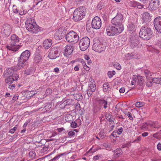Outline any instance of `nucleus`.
I'll return each instance as SVG.
<instances>
[{"label": "nucleus", "instance_id": "1", "mask_svg": "<svg viewBox=\"0 0 161 161\" xmlns=\"http://www.w3.org/2000/svg\"><path fill=\"white\" fill-rule=\"evenodd\" d=\"M123 17L121 14H117L112 19L111 22L113 26H109L106 29L107 35L109 36H114L119 34L124 30L122 24Z\"/></svg>", "mask_w": 161, "mask_h": 161}, {"label": "nucleus", "instance_id": "2", "mask_svg": "<svg viewBox=\"0 0 161 161\" xmlns=\"http://www.w3.org/2000/svg\"><path fill=\"white\" fill-rule=\"evenodd\" d=\"M19 69L17 68V65L14 68L12 67L7 69L3 75L6 78L5 82L9 84L13 83V82L17 80L19 78V76L16 72Z\"/></svg>", "mask_w": 161, "mask_h": 161}, {"label": "nucleus", "instance_id": "3", "mask_svg": "<svg viewBox=\"0 0 161 161\" xmlns=\"http://www.w3.org/2000/svg\"><path fill=\"white\" fill-rule=\"evenodd\" d=\"M153 31L147 26H142L141 28L139 35L140 37L144 40H148L152 37Z\"/></svg>", "mask_w": 161, "mask_h": 161}, {"label": "nucleus", "instance_id": "4", "mask_svg": "<svg viewBox=\"0 0 161 161\" xmlns=\"http://www.w3.org/2000/svg\"><path fill=\"white\" fill-rule=\"evenodd\" d=\"M30 54V52L28 50H25L21 53L19 58L17 65L18 69H21L25 66V62L29 58Z\"/></svg>", "mask_w": 161, "mask_h": 161}, {"label": "nucleus", "instance_id": "5", "mask_svg": "<svg viewBox=\"0 0 161 161\" xmlns=\"http://www.w3.org/2000/svg\"><path fill=\"white\" fill-rule=\"evenodd\" d=\"M11 43L7 46V48L10 50L16 52L21 46V45L17 44L19 41V38L15 34H13L11 36Z\"/></svg>", "mask_w": 161, "mask_h": 161}, {"label": "nucleus", "instance_id": "6", "mask_svg": "<svg viewBox=\"0 0 161 161\" xmlns=\"http://www.w3.org/2000/svg\"><path fill=\"white\" fill-rule=\"evenodd\" d=\"M86 13V10L84 7H79L74 12L73 19L75 21L81 20Z\"/></svg>", "mask_w": 161, "mask_h": 161}, {"label": "nucleus", "instance_id": "7", "mask_svg": "<svg viewBox=\"0 0 161 161\" xmlns=\"http://www.w3.org/2000/svg\"><path fill=\"white\" fill-rule=\"evenodd\" d=\"M26 27L27 30L32 34H36L41 31L40 27L35 23L32 21L27 20L25 22Z\"/></svg>", "mask_w": 161, "mask_h": 161}, {"label": "nucleus", "instance_id": "8", "mask_svg": "<svg viewBox=\"0 0 161 161\" xmlns=\"http://www.w3.org/2000/svg\"><path fill=\"white\" fill-rule=\"evenodd\" d=\"M60 52L59 47L53 46L49 50L48 56L50 59H55L59 56Z\"/></svg>", "mask_w": 161, "mask_h": 161}, {"label": "nucleus", "instance_id": "9", "mask_svg": "<svg viewBox=\"0 0 161 161\" xmlns=\"http://www.w3.org/2000/svg\"><path fill=\"white\" fill-rule=\"evenodd\" d=\"M79 36L78 34L73 31H70L66 36V40L69 42H73L75 44L78 42Z\"/></svg>", "mask_w": 161, "mask_h": 161}, {"label": "nucleus", "instance_id": "10", "mask_svg": "<svg viewBox=\"0 0 161 161\" xmlns=\"http://www.w3.org/2000/svg\"><path fill=\"white\" fill-rule=\"evenodd\" d=\"M90 44V40L87 37L82 38L80 40L79 46L80 49L81 51H85L89 47Z\"/></svg>", "mask_w": 161, "mask_h": 161}, {"label": "nucleus", "instance_id": "11", "mask_svg": "<svg viewBox=\"0 0 161 161\" xmlns=\"http://www.w3.org/2000/svg\"><path fill=\"white\" fill-rule=\"evenodd\" d=\"M101 21L100 18L98 16L94 17L92 22V27L93 28L98 29L101 26Z\"/></svg>", "mask_w": 161, "mask_h": 161}, {"label": "nucleus", "instance_id": "12", "mask_svg": "<svg viewBox=\"0 0 161 161\" xmlns=\"http://www.w3.org/2000/svg\"><path fill=\"white\" fill-rule=\"evenodd\" d=\"M154 25L157 31L161 33V17H156L154 21Z\"/></svg>", "mask_w": 161, "mask_h": 161}, {"label": "nucleus", "instance_id": "13", "mask_svg": "<svg viewBox=\"0 0 161 161\" xmlns=\"http://www.w3.org/2000/svg\"><path fill=\"white\" fill-rule=\"evenodd\" d=\"M159 4V0H152L148 8L151 10H155L158 7Z\"/></svg>", "mask_w": 161, "mask_h": 161}, {"label": "nucleus", "instance_id": "14", "mask_svg": "<svg viewBox=\"0 0 161 161\" xmlns=\"http://www.w3.org/2000/svg\"><path fill=\"white\" fill-rule=\"evenodd\" d=\"M73 49L74 47L73 46L71 45H67L64 48V55L66 57L70 55L72 53Z\"/></svg>", "mask_w": 161, "mask_h": 161}, {"label": "nucleus", "instance_id": "15", "mask_svg": "<svg viewBox=\"0 0 161 161\" xmlns=\"http://www.w3.org/2000/svg\"><path fill=\"white\" fill-rule=\"evenodd\" d=\"M137 78L138 80L137 82V85L141 86V88L143 89L145 84V80L143 77L142 76L137 75Z\"/></svg>", "mask_w": 161, "mask_h": 161}, {"label": "nucleus", "instance_id": "16", "mask_svg": "<svg viewBox=\"0 0 161 161\" xmlns=\"http://www.w3.org/2000/svg\"><path fill=\"white\" fill-rule=\"evenodd\" d=\"M52 41L50 39H48L45 40L43 42V46L45 49H48L52 46Z\"/></svg>", "mask_w": 161, "mask_h": 161}, {"label": "nucleus", "instance_id": "17", "mask_svg": "<svg viewBox=\"0 0 161 161\" xmlns=\"http://www.w3.org/2000/svg\"><path fill=\"white\" fill-rule=\"evenodd\" d=\"M98 103L102 108L103 106L104 109H106L108 107V102L107 100L104 99H100L97 100Z\"/></svg>", "mask_w": 161, "mask_h": 161}, {"label": "nucleus", "instance_id": "18", "mask_svg": "<svg viewBox=\"0 0 161 161\" xmlns=\"http://www.w3.org/2000/svg\"><path fill=\"white\" fill-rule=\"evenodd\" d=\"M93 48L94 51L98 53H100L103 51V49L101 44H98L97 43L93 44Z\"/></svg>", "mask_w": 161, "mask_h": 161}, {"label": "nucleus", "instance_id": "19", "mask_svg": "<svg viewBox=\"0 0 161 161\" xmlns=\"http://www.w3.org/2000/svg\"><path fill=\"white\" fill-rule=\"evenodd\" d=\"M142 19L144 22H147L149 21L151 19V18L149 14L146 12L143 13L142 14Z\"/></svg>", "mask_w": 161, "mask_h": 161}, {"label": "nucleus", "instance_id": "20", "mask_svg": "<svg viewBox=\"0 0 161 161\" xmlns=\"http://www.w3.org/2000/svg\"><path fill=\"white\" fill-rule=\"evenodd\" d=\"M114 154L113 155L114 157L118 158L122 154V151L120 149H117L113 151Z\"/></svg>", "mask_w": 161, "mask_h": 161}, {"label": "nucleus", "instance_id": "21", "mask_svg": "<svg viewBox=\"0 0 161 161\" xmlns=\"http://www.w3.org/2000/svg\"><path fill=\"white\" fill-rule=\"evenodd\" d=\"M144 75L146 76L147 80H151L152 78L150 77L152 76V73L148 70H145L144 71Z\"/></svg>", "mask_w": 161, "mask_h": 161}, {"label": "nucleus", "instance_id": "22", "mask_svg": "<svg viewBox=\"0 0 161 161\" xmlns=\"http://www.w3.org/2000/svg\"><path fill=\"white\" fill-rule=\"evenodd\" d=\"M2 33L5 36H8L10 34V31L8 28L5 27L2 30Z\"/></svg>", "mask_w": 161, "mask_h": 161}, {"label": "nucleus", "instance_id": "23", "mask_svg": "<svg viewBox=\"0 0 161 161\" xmlns=\"http://www.w3.org/2000/svg\"><path fill=\"white\" fill-rule=\"evenodd\" d=\"M128 27L129 30L130 31H134L136 30L135 25L131 23H129L128 25Z\"/></svg>", "mask_w": 161, "mask_h": 161}, {"label": "nucleus", "instance_id": "24", "mask_svg": "<svg viewBox=\"0 0 161 161\" xmlns=\"http://www.w3.org/2000/svg\"><path fill=\"white\" fill-rule=\"evenodd\" d=\"M93 111L95 113L98 112L101 109V107L99 105L95 104L93 105Z\"/></svg>", "mask_w": 161, "mask_h": 161}, {"label": "nucleus", "instance_id": "25", "mask_svg": "<svg viewBox=\"0 0 161 161\" xmlns=\"http://www.w3.org/2000/svg\"><path fill=\"white\" fill-rule=\"evenodd\" d=\"M42 59V57L40 54H38L36 55L34 58V62L36 63H38L40 62Z\"/></svg>", "mask_w": 161, "mask_h": 161}, {"label": "nucleus", "instance_id": "26", "mask_svg": "<svg viewBox=\"0 0 161 161\" xmlns=\"http://www.w3.org/2000/svg\"><path fill=\"white\" fill-rule=\"evenodd\" d=\"M151 80L154 83L161 84V78L159 77H155L152 79H151Z\"/></svg>", "mask_w": 161, "mask_h": 161}, {"label": "nucleus", "instance_id": "27", "mask_svg": "<svg viewBox=\"0 0 161 161\" xmlns=\"http://www.w3.org/2000/svg\"><path fill=\"white\" fill-rule=\"evenodd\" d=\"M65 154V153H61L59 154H58L56 156L53 158L51 159L49 161H56L61 156L64 155Z\"/></svg>", "mask_w": 161, "mask_h": 161}, {"label": "nucleus", "instance_id": "28", "mask_svg": "<svg viewBox=\"0 0 161 161\" xmlns=\"http://www.w3.org/2000/svg\"><path fill=\"white\" fill-rule=\"evenodd\" d=\"M103 89L104 92H106L108 90H109V86L107 82L105 83L103 86Z\"/></svg>", "mask_w": 161, "mask_h": 161}, {"label": "nucleus", "instance_id": "29", "mask_svg": "<svg viewBox=\"0 0 161 161\" xmlns=\"http://www.w3.org/2000/svg\"><path fill=\"white\" fill-rule=\"evenodd\" d=\"M89 87L90 90H91L92 92H95L96 89V85L95 83H93L92 82L90 81Z\"/></svg>", "mask_w": 161, "mask_h": 161}, {"label": "nucleus", "instance_id": "30", "mask_svg": "<svg viewBox=\"0 0 161 161\" xmlns=\"http://www.w3.org/2000/svg\"><path fill=\"white\" fill-rule=\"evenodd\" d=\"M161 130L159 131L154 134L153 135V136L154 137L156 138L157 139H159L161 137Z\"/></svg>", "mask_w": 161, "mask_h": 161}, {"label": "nucleus", "instance_id": "31", "mask_svg": "<svg viewBox=\"0 0 161 161\" xmlns=\"http://www.w3.org/2000/svg\"><path fill=\"white\" fill-rule=\"evenodd\" d=\"M33 72L32 68H31L29 69H26L24 71V74L27 75H30L32 74Z\"/></svg>", "mask_w": 161, "mask_h": 161}, {"label": "nucleus", "instance_id": "32", "mask_svg": "<svg viewBox=\"0 0 161 161\" xmlns=\"http://www.w3.org/2000/svg\"><path fill=\"white\" fill-rule=\"evenodd\" d=\"M147 125H149L150 127H151L153 128H159L160 127V126L158 124H157L155 123H153V124H147Z\"/></svg>", "mask_w": 161, "mask_h": 161}, {"label": "nucleus", "instance_id": "33", "mask_svg": "<svg viewBox=\"0 0 161 161\" xmlns=\"http://www.w3.org/2000/svg\"><path fill=\"white\" fill-rule=\"evenodd\" d=\"M124 113L125 115L128 116L130 119V120L133 119L131 114L130 113L127 111H124Z\"/></svg>", "mask_w": 161, "mask_h": 161}, {"label": "nucleus", "instance_id": "34", "mask_svg": "<svg viewBox=\"0 0 161 161\" xmlns=\"http://www.w3.org/2000/svg\"><path fill=\"white\" fill-rule=\"evenodd\" d=\"M115 74L114 71H109L108 73V75L109 78H112Z\"/></svg>", "mask_w": 161, "mask_h": 161}, {"label": "nucleus", "instance_id": "35", "mask_svg": "<svg viewBox=\"0 0 161 161\" xmlns=\"http://www.w3.org/2000/svg\"><path fill=\"white\" fill-rule=\"evenodd\" d=\"M119 135V134L118 133V132L114 131L110 136V137L111 138V136H113L116 138L117 137V135Z\"/></svg>", "mask_w": 161, "mask_h": 161}, {"label": "nucleus", "instance_id": "36", "mask_svg": "<svg viewBox=\"0 0 161 161\" xmlns=\"http://www.w3.org/2000/svg\"><path fill=\"white\" fill-rule=\"evenodd\" d=\"M137 3L134 1H131L130 3V4L131 6L133 7H136Z\"/></svg>", "mask_w": 161, "mask_h": 161}, {"label": "nucleus", "instance_id": "37", "mask_svg": "<svg viewBox=\"0 0 161 161\" xmlns=\"http://www.w3.org/2000/svg\"><path fill=\"white\" fill-rule=\"evenodd\" d=\"M114 66L118 70H119L121 69L120 65L117 63H115L114 64Z\"/></svg>", "mask_w": 161, "mask_h": 161}, {"label": "nucleus", "instance_id": "38", "mask_svg": "<svg viewBox=\"0 0 161 161\" xmlns=\"http://www.w3.org/2000/svg\"><path fill=\"white\" fill-rule=\"evenodd\" d=\"M8 88L11 90H13V89H14L15 86V85L14 84H11L12 83L9 84V83H8Z\"/></svg>", "mask_w": 161, "mask_h": 161}, {"label": "nucleus", "instance_id": "39", "mask_svg": "<svg viewBox=\"0 0 161 161\" xmlns=\"http://www.w3.org/2000/svg\"><path fill=\"white\" fill-rule=\"evenodd\" d=\"M151 80H147V81L146 82V85L147 86L150 87L152 86V82H152V81H151Z\"/></svg>", "mask_w": 161, "mask_h": 161}, {"label": "nucleus", "instance_id": "40", "mask_svg": "<svg viewBox=\"0 0 161 161\" xmlns=\"http://www.w3.org/2000/svg\"><path fill=\"white\" fill-rule=\"evenodd\" d=\"M48 149V147L44 146L42 148L41 150V152L42 153H43L47 151Z\"/></svg>", "mask_w": 161, "mask_h": 161}, {"label": "nucleus", "instance_id": "41", "mask_svg": "<svg viewBox=\"0 0 161 161\" xmlns=\"http://www.w3.org/2000/svg\"><path fill=\"white\" fill-rule=\"evenodd\" d=\"M17 127L15 126L13 128H12L9 130V133L11 134L14 133L17 130Z\"/></svg>", "mask_w": 161, "mask_h": 161}, {"label": "nucleus", "instance_id": "42", "mask_svg": "<svg viewBox=\"0 0 161 161\" xmlns=\"http://www.w3.org/2000/svg\"><path fill=\"white\" fill-rule=\"evenodd\" d=\"M101 158V156L100 155H97L94 156L93 158L94 160H97L100 159Z\"/></svg>", "mask_w": 161, "mask_h": 161}, {"label": "nucleus", "instance_id": "43", "mask_svg": "<svg viewBox=\"0 0 161 161\" xmlns=\"http://www.w3.org/2000/svg\"><path fill=\"white\" fill-rule=\"evenodd\" d=\"M71 126L73 128H75L77 126V124L75 122H72L71 123Z\"/></svg>", "mask_w": 161, "mask_h": 161}, {"label": "nucleus", "instance_id": "44", "mask_svg": "<svg viewBox=\"0 0 161 161\" xmlns=\"http://www.w3.org/2000/svg\"><path fill=\"white\" fill-rule=\"evenodd\" d=\"M108 116H107V114L106 115V117L107 118V117L108 118V116H109V117L110 116V118H109L108 120L109 122H111V123L112 122L114 123V122L113 121V117H111V115H110L109 114H108Z\"/></svg>", "mask_w": 161, "mask_h": 161}, {"label": "nucleus", "instance_id": "45", "mask_svg": "<svg viewBox=\"0 0 161 161\" xmlns=\"http://www.w3.org/2000/svg\"><path fill=\"white\" fill-rule=\"evenodd\" d=\"M93 92L90 89H88L87 90V94L89 97L91 96L92 95V92Z\"/></svg>", "mask_w": 161, "mask_h": 161}, {"label": "nucleus", "instance_id": "46", "mask_svg": "<svg viewBox=\"0 0 161 161\" xmlns=\"http://www.w3.org/2000/svg\"><path fill=\"white\" fill-rule=\"evenodd\" d=\"M131 59L132 58H138V57L137 55L135 53H131Z\"/></svg>", "mask_w": 161, "mask_h": 161}, {"label": "nucleus", "instance_id": "47", "mask_svg": "<svg viewBox=\"0 0 161 161\" xmlns=\"http://www.w3.org/2000/svg\"><path fill=\"white\" fill-rule=\"evenodd\" d=\"M13 12L15 13H19V11L16 8V6H14L13 7Z\"/></svg>", "mask_w": 161, "mask_h": 161}, {"label": "nucleus", "instance_id": "48", "mask_svg": "<svg viewBox=\"0 0 161 161\" xmlns=\"http://www.w3.org/2000/svg\"><path fill=\"white\" fill-rule=\"evenodd\" d=\"M131 53H128L125 55V58L127 60H129L131 59Z\"/></svg>", "mask_w": 161, "mask_h": 161}, {"label": "nucleus", "instance_id": "49", "mask_svg": "<svg viewBox=\"0 0 161 161\" xmlns=\"http://www.w3.org/2000/svg\"><path fill=\"white\" fill-rule=\"evenodd\" d=\"M156 44L161 48V39H159L157 41Z\"/></svg>", "mask_w": 161, "mask_h": 161}, {"label": "nucleus", "instance_id": "50", "mask_svg": "<svg viewBox=\"0 0 161 161\" xmlns=\"http://www.w3.org/2000/svg\"><path fill=\"white\" fill-rule=\"evenodd\" d=\"M99 135L100 136V137L102 139L103 138L105 137L104 133L103 132H100L99 133Z\"/></svg>", "mask_w": 161, "mask_h": 161}, {"label": "nucleus", "instance_id": "51", "mask_svg": "<svg viewBox=\"0 0 161 161\" xmlns=\"http://www.w3.org/2000/svg\"><path fill=\"white\" fill-rule=\"evenodd\" d=\"M46 92L47 95H49L52 93V90L50 89H47Z\"/></svg>", "mask_w": 161, "mask_h": 161}, {"label": "nucleus", "instance_id": "52", "mask_svg": "<svg viewBox=\"0 0 161 161\" xmlns=\"http://www.w3.org/2000/svg\"><path fill=\"white\" fill-rule=\"evenodd\" d=\"M141 140V137L140 136L137 137V138L133 142H139Z\"/></svg>", "mask_w": 161, "mask_h": 161}, {"label": "nucleus", "instance_id": "53", "mask_svg": "<svg viewBox=\"0 0 161 161\" xmlns=\"http://www.w3.org/2000/svg\"><path fill=\"white\" fill-rule=\"evenodd\" d=\"M136 7L139 8H142L143 7V5L139 3H137Z\"/></svg>", "mask_w": 161, "mask_h": 161}, {"label": "nucleus", "instance_id": "54", "mask_svg": "<svg viewBox=\"0 0 161 161\" xmlns=\"http://www.w3.org/2000/svg\"><path fill=\"white\" fill-rule=\"evenodd\" d=\"M26 13V11L25 10H23V11H19V15H23L25 14Z\"/></svg>", "mask_w": 161, "mask_h": 161}, {"label": "nucleus", "instance_id": "55", "mask_svg": "<svg viewBox=\"0 0 161 161\" xmlns=\"http://www.w3.org/2000/svg\"><path fill=\"white\" fill-rule=\"evenodd\" d=\"M75 134V133L73 131H70L68 132V135L69 136H72Z\"/></svg>", "mask_w": 161, "mask_h": 161}, {"label": "nucleus", "instance_id": "56", "mask_svg": "<svg viewBox=\"0 0 161 161\" xmlns=\"http://www.w3.org/2000/svg\"><path fill=\"white\" fill-rule=\"evenodd\" d=\"M142 103L140 102H137L136 103V106L137 107H140L141 106Z\"/></svg>", "mask_w": 161, "mask_h": 161}, {"label": "nucleus", "instance_id": "57", "mask_svg": "<svg viewBox=\"0 0 161 161\" xmlns=\"http://www.w3.org/2000/svg\"><path fill=\"white\" fill-rule=\"evenodd\" d=\"M157 148L158 150H161V144L160 143H158L157 145Z\"/></svg>", "mask_w": 161, "mask_h": 161}, {"label": "nucleus", "instance_id": "58", "mask_svg": "<svg viewBox=\"0 0 161 161\" xmlns=\"http://www.w3.org/2000/svg\"><path fill=\"white\" fill-rule=\"evenodd\" d=\"M79 64L77 65L76 66H75L74 68V70L75 71H77L79 69Z\"/></svg>", "mask_w": 161, "mask_h": 161}, {"label": "nucleus", "instance_id": "59", "mask_svg": "<svg viewBox=\"0 0 161 161\" xmlns=\"http://www.w3.org/2000/svg\"><path fill=\"white\" fill-rule=\"evenodd\" d=\"M119 92L120 93H123L125 92V89L124 87L121 88L120 89Z\"/></svg>", "mask_w": 161, "mask_h": 161}, {"label": "nucleus", "instance_id": "60", "mask_svg": "<svg viewBox=\"0 0 161 161\" xmlns=\"http://www.w3.org/2000/svg\"><path fill=\"white\" fill-rule=\"evenodd\" d=\"M123 130V129L122 127H121L118 129V131H117L118 132V133L119 134V135L122 132Z\"/></svg>", "mask_w": 161, "mask_h": 161}, {"label": "nucleus", "instance_id": "61", "mask_svg": "<svg viewBox=\"0 0 161 161\" xmlns=\"http://www.w3.org/2000/svg\"><path fill=\"white\" fill-rule=\"evenodd\" d=\"M80 62L82 64V65L83 66V67H86V63H85V61L84 60H83V59H82L81 60Z\"/></svg>", "mask_w": 161, "mask_h": 161}, {"label": "nucleus", "instance_id": "62", "mask_svg": "<svg viewBox=\"0 0 161 161\" xmlns=\"http://www.w3.org/2000/svg\"><path fill=\"white\" fill-rule=\"evenodd\" d=\"M84 58L86 60H89L90 59V57L89 56L86 54H85L84 55Z\"/></svg>", "mask_w": 161, "mask_h": 161}, {"label": "nucleus", "instance_id": "63", "mask_svg": "<svg viewBox=\"0 0 161 161\" xmlns=\"http://www.w3.org/2000/svg\"><path fill=\"white\" fill-rule=\"evenodd\" d=\"M29 154L30 155H31L32 157H34L35 156V153L34 152H30Z\"/></svg>", "mask_w": 161, "mask_h": 161}, {"label": "nucleus", "instance_id": "64", "mask_svg": "<svg viewBox=\"0 0 161 161\" xmlns=\"http://www.w3.org/2000/svg\"><path fill=\"white\" fill-rule=\"evenodd\" d=\"M103 146L104 147L108 148H110V146L108 145L106 143H104L103 144Z\"/></svg>", "mask_w": 161, "mask_h": 161}]
</instances>
